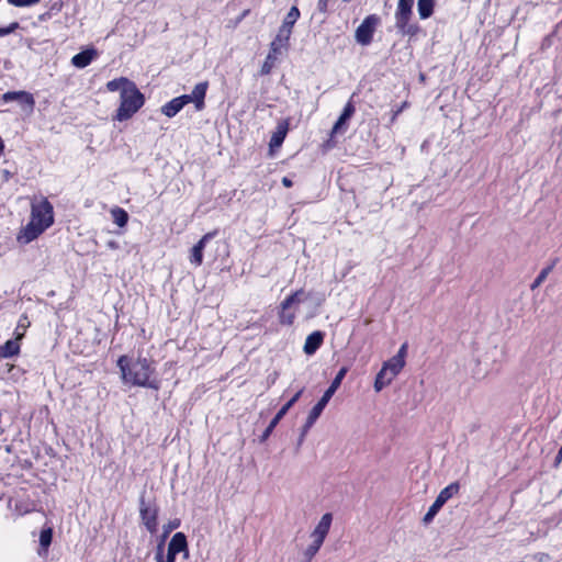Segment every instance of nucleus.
Wrapping results in <instances>:
<instances>
[{
    "label": "nucleus",
    "mask_w": 562,
    "mask_h": 562,
    "mask_svg": "<svg viewBox=\"0 0 562 562\" xmlns=\"http://www.w3.org/2000/svg\"><path fill=\"white\" fill-rule=\"evenodd\" d=\"M116 364L121 370L124 383L154 390L159 389L158 381L150 380L155 368L146 358L139 357L134 362H131L130 358L124 355L117 359Z\"/></svg>",
    "instance_id": "nucleus-1"
},
{
    "label": "nucleus",
    "mask_w": 562,
    "mask_h": 562,
    "mask_svg": "<svg viewBox=\"0 0 562 562\" xmlns=\"http://www.w3.org/2000/svg\"><path fill=\"white\" fill-rule=\"evenodd\" d=\"M145 103V97L139 91L135 82L125 88L120 95V106L116 110L114 119L123 122L131 119Z\"/></svg>",
    "instance_id": "nucleus-2"
},
{
    "label": "nucleus",
    "mask_w": 562,
    "mask_h": 562,
    "mask_svg": "<svg viewBox=\"0 0 562 562\" xmlns=\"http://www.w3.org/2000/svg\"><path fill=\"white\" fill-rule=\"evenodd\" d=\"M415 0H398L395 11V27L402 35L414 36L419 32L416 23H411Z\"/></svg>",
    "instance_id": "nucleus-3"
},
{
    "label": "nucleus",
    "mask_w": 562,
    "mask_h": 562,
    "mask_svg": "<svg viewBox=\"0 0 562 562\" xmlns=\"http://www.w3.org/2000/svg\"><path fill=\"white\" fill-rule=\"evenodd\" d=\"M347 372H348V368L347 367L340 368V370L337 372L336 376L331 381V383L328 386V389L324 392V394L318 400V402L310 411L308 416H307L308 425H314L316 423V420L319 418V416L322 415L324 408L326 407V405L328 404L330 398L334 396V394L336 393V391L340 386V384H341L344 378L346 376Z\"/></svg>",
    "instance_id": "nucleus-4"
},
{
    "label": "nucleus",
    "mask_w": 562,
    "mask_h": 562,
    "mask_svg": "<svg viewBox=\"0 0 562 562\" xmlns=\"http://www.w3.org/2000/svg\"><path fill=\"white\" fill-rule=\"evenodd\" d=\"M139 515L147 531L150 533L157 532L158 507L150 502H146L145 492L139 497Z\"/></svg>",
    "instance_id": "nucleus-5"
},
{
    "label": "nucleus",
    "mask_w": 562,
    "mask_h": 562,
    "mask_svg": "<svg viewBox=\"0 0 562 562\" xmlns=\"http://www.w3.org/2000/svg\"><path fill=\"white\" fill-rule=\"evenodd\" d=\"M31 220L36 221L44 227H49L54 223V209L52 203L46 199H41L40 202L32 203Z\"/></svg>",
    "instance_id": "nucleus-6"
},
{
    "label": "nucleus",
    "mask_w": 562,
    "mask_h": 562,
    "mask_svg": "<svg viewBox=\"0 0 562 562\" xmlns=\"http://www.w3.org/2000/svg\"><path fill=\"white\" fill-rule=\"evenodd\" d=\"M379 23L380 18L376 14H370L366 16L364 20L356 30V42L362 46H368L369 44H371L373 34Z\"/></svg>",
    "instance_id": "nucleus-7"
},
{
    "label": "nucleus",
    "mask_w": 562,
    "mask_h": 562,
    "mask_svg": "<svg viewBox=\"0 0 562 562\" xmlns=\"http://www.w3.org/2000/svg\"><path fill=\"white\" fill-rule=\"evenodd\" d=\"M181 552L184 553V558H188L189 549L187 536L183 532H176L168 543L165 562H176L177 554Z\"/></svg>",
    "instance_id": "nucleus-8"
},
{
    "label": "nucleus",
    "mask_w": 562,
    "mask_h": 562,
    "mask_svg": "<svg viewBox=\"0 0 562 562\" xmlns=\"http://www.w3.org/2000/svg\"><path fill=\"white\" fill-rule=\"evenodd\" d=\"M291 32L279 27L274 40L270 44V50L268 53V59H277L278 55L282 54L289 47V41Z\"/></svg>",
    "instance_id": "nucleus-9"
},
{
    "label": "nucleus",
    "mask_w": 562,
    "mask_h": 562,
    "mask_svg": "<svg viewBox=\"0 0 562 562\" xmlns=\"http://www.w3.org/2000/svg\"><path fill=\"white\" fill-rule=\"evenodd\" d=\"M47 227H44L36 221L31 220L18 234V241L20 244H30L36 239Z\"/></svg>",
    "instance_id": "nucleus-10"
},
{
    "label": "nucleus",
    "mask_w": 562,
    "mask_h": 562,
    "mask_svg": "<svg viewBox=\"0 0 562 562\" xmlns=\"http://www.w3.org/2000/svg\"><path fill=\"white\" fill-rule=\"evenodd\" d=\"M217 232H210L202 236V238L192 247L190 262L194 266H201L203 262V250L206 244L216 236Z\"/></svg>",
    "instance_id": "nucleus-11"
},
{
    "label": "nucleus",
    "mask_w": 562,
    "mask_h": 562,
    "mask_svg": "<svg viewBox=\"0 0 562 562\" xmlns=\"http://www.w3.org/2000/svg\"><path fill=\"white\" fill-rule=\"evenodd\" d=\"M209 88L207 81L199 82L194 86L190 94H183L189 98V103L193 102L196 111H202L205 106V95Z\"/></svg>",
    "instance_id": "nucleus-12"
},
{
    "label": "nucleus",
    "mask_w": 562,
    "mask_h": 562,
    "mask_svg": "<svg viewBox=\"0 0 562 562\" xmlns=\"http://www.w3.org/2000/svg\"><path fill=\"white\" fill-rule=\"evenodd\" d=\"M356 108L352 103V101H348L346 105L344 106V110L341 114L339 115L338 120L334 124L331 128V135L342 133L347 128V123L351 119V116L355 114Z\"/></svg>",
    "instance_id": "nucleus-13"
},
{
    "label": "nucleus",
    "mask_w": 562,
    "mask_h": 562,
    "mask_svg": "<svg viewBox=\"0 0 562 562\" xmlns=\"http://www.w3.org/2000/svg\"><path fill=\"white\" fill-rule=\"evenodd\" d=\"M187 104H189V98L183 94L168 101L161 106V113L167 117L176 116Z\"/></svg>",
    "instance_id": "nucleus-14"
},
{
    "label": "nucleus",
    "mask_w": 562,
    "mask_h": 562,
    "mask_svg": "<svg viewBox=\"0 0 562 562\" xmlns=\"http://www.w3.org/2000/svg\"><path fill=\"white\" fill-rule=\"evenodd\" d=\"M1 100L4 103L18 101L21 104H26L30 108H33L35 103L33 95L26 91H8L2 94Z\"/></svg>",
    "instance_id": "nucleus-15"
},
{
    "label": "nucleus",
    "mask_w": 562,
    "mask_h": 562,
    "mask_svg": "<svg viewBox=\"0 0 562 562\" xmlns=\"http://www.w3.org/2000/svg\"><path fill=\"white\" fill-rule=\"evenodd\" d=\"M324 337H325V334L321 330H315V331L311 333L305 339L303 351L307 356L314 355L321 348V346L324 341Z\"/></svg>",
    "instance_id": "nucleus-16"
},
{
    "label": "nucleus",
    "mask_w": 562,
    "mask_h": 562,
    "mask_svg": "<svg viewBox=\"0 0 562 562\" xmlns=\"http://www.w3.org/2000/svg\"><path fill=\"white\" fill-rule=\"evenodd\" d=\"M333 521V515L330 513H326L322 516L317 526L311 533V538H316L324 541L329 532L330 526Z\"/></svg>",
    "instance_id": "nucleus-17"
},
{
    "label": "nucleus",
    "mask_w": 562,
    "mask_h": 562,
    "mask_svg": "<svg viewBox=\"0 0 562 562\" xmlns=\"http://www.w3.org/2000/svg\"><path fill=\"white\" fill-rule=\"evenodd\" d=\"M98 53L94 48H88L76 54L71 58V64L77 68H85L91 64Z\"/></svg>",
    "instance_id": "nucleus-18"
},
{
    "label": "nucleus",
    "mask_w": 562,
    "mask_h": 562,
    "mask_svg": "<svg viewBox=\"0 0 562 562\" xmlns=\"http://www.w3.org/2000/svg\"><path fill=\"white\" fill-rule=\"evenodd\" d=\"M289 131V123L288 121H282L278 124L277 130L273 132L271 138H270V147H280L282 143L284 142V138Z\"/></svg>",
    "instance_id": "nucleus-19"
},
{
    "label": "nucleus",
    "mask_w": 562,
    "mask_h": 562,
    "mask_svg": "<svg viewBox=\"0 0 562 562\" xmlns=\"http://www.w3.org/2000/svg\"><path fill=\"white\" fill-rule=\"evenodd\" d=\"M20 344L19 339H9L4 345L0 346V358L8 359L19 355Z\"/></svg>",
    "instance_id": "nucleus-20"
},
{
    "label": "nucleus",
    "mask_w": 562,
    "mask_h": 562,
    "mask_svg": "<svg viewBox=\"0 0 562 562\" xmlns=\"http://www.w3.org/2000/svg\"><path fill=\"white\" fill-rule=\"evenodd\" d=\"M303 393V390L297 391L276 414V416L270 420L272 425L277 427L283 416L288 413V411L299 401Z\"/></svg>",
    "instance_id": "nucleus-21"
},
{
    "label": "nucleus",
    "mask_w": 562,
    "mask_h": 562,
    "mask_svg": "<svg viewBox=\"0 0 562 562\" xmlns=\"http://www.w3.org/2000/svg\"><path fill=\"white\" fill-rule=\"evenodd\" d=\"M394 379H395V375L391 374L390 371H386V368H381V370L378 372L375 380H374V390L376 392L382 391Z\"/></svg>",
    "instance_id": "nucleus-22"
},
{
    "label": "nucleus",
    "mask_w": 562,
    "mask_h": 562,
    "mask_svg": "<svg viewBox=\"0 0 562 562\" xmlns=\"http://www.w3.org/2000/svg\"><path fill=\"white\" fill-rule=\"evenodd\" d=\"M435 9V0H417V11L422 20L429 19Z\"/></svg>",
    "instance_id": "nucleus-23"
},
{
    "label": "nucleus",
    "mask_w": 562,
    "mask_h": 562,
    "mask_svg": "<svg viewBox=\"0 0 562 562\" xmlns=\"http://www.w3.org/2000/svg\"><path fill=\"white\" fill-rule=\"evenodd\" d=\"M300 18V10L297 7L293 5L285 18L283 19V22L280 27L289 31L292 33V29L294 24L296 23L297 19Z\"/></svg>",
    "instance_id": "nucleus-24"
},
{
    "label": "nucleus",
    "mask_w": 562,
    "mask_h": 562,
    "mask_svg": "<svg viewBox=\"0 0 562 562\" xmlns=\"http://www.w3.org/2000/svg\"><path fill=\"white\" fill-rule=\"evenodd\" d=\"M53 540V529L44 528L40 533V551L38 554L42 555L46 553Z\"/></svg>",
    "instance_id": "nucleus-25"
},
{
    "label": "nucleus",
    "mask_w": 562,
    "mask_h": 562,
    "mask_svg": "<svg viewBox=\"0 0 562 562\" xmlns=\"http://www.w3.org/2000/svg\"><path fill=\"white\" fill-rule=\"evenodd\" d=\"M133 81L125 78V77H121V78H116V79H113V80H110L108 83H106V89L111 92H115V91H120V94L122 93V91L125 89V88H128L130 86H132Z\"/></svg>",
    "instance_id": "nucleus-26"
},
{
    "label": "nucleus",
    "mask_w": 562,
    "mask_h": 562,
    "mask_svg": "<svg viewBox=\"0 0 562 562\" xmlns=\"http://www.w3.org/2000/svg\"><path fill=\"white\" fill-rule=\"evenodd\" d=\"M111 216H112V220L113 222L119 226V227H124L127 225V222H128V218H130V215L128 213L122 209V207H119V206H115L111 210Z\"/></svg>",
    "instance_id": "nucleus-27"
},
{
    "label": "nucleus",
    "mask_w": 562,
    "mask_h": 562,
    "mask_svg": "<svg viewBox=\"0 0 562 562\" xmlns=\"http://www.w3.org/2000/svg\"><path fill=\"white\" fill-rule=\"evenodd\" d=\"M459 490L460 484L458 482H452L448 486L442 488L437 497L446 504L452 496L458 494Z\"/></svg>",
    "instance_id": "nucleus-28"
},
{
    "label": "nucleus",
    "mask_w": 562,
    "mask_h": 562,
    "mask_svg": "<svg viewBox=\"0 0 562 562\" xmlns=\"http://www.w3.org/2000/svg\"><path fill=\"white\" fill-rule=\"evenodd\" d=\"M443 505L445 503L437 497L435 502L431 504V506L428 508V512L425 514L423 522L425 525L431 522Z\"/></svg>",
    "instance_id": "nucleus-29"
},
{
    "label": "nucleus",
    "mask_w": 562,
    "mask_h": 562,
    "mask_svg": "<svg viewBox=\"0 0 562 562\" xmlns=\"http://www.w3.org/2000/svg\"><path fill=\"white\" fill-rule=\"evenodd\" d=\"M404 366L405 363L401 362L400 357H392L383 363L382 368H386V371H390L391 374L396 376Z\"/></svg>",
    "instance_id": "nucleus-30"
},
{
    "label": "nucleus",
    "mask_w": 562,
    "mask_h": 562,
    "mask_svg": "<svg viewBox=\"0 0 562 562\" xmlns=\"http://www.w3.org/2000/svg\"><path fill=\"white\" fill-rule=\"evenodd\" d=\"M557 261H558L557 259L553 260L551 265H549L548 267L543 268L540 271V273L537 276V278L533 280V282L530 285L531 290L539 288L544 282V280L547 279L549 273L553 270Z\"/></svg>",
    "instance_id": "nucleus-31"
},
{
    "label": "nucleus",
    "mask_w": 562,
    "mask_h": 562,
    "mask_svg": "<svg viewBox=\"0 0 562 562\" xmlns=\"http://www.w3.org/2000/svg\"><path fill=\"white\" fill-rule=\"evenodd\" d=\"M303 290H297L286 296L280 304L281 310H290L292 305L301 302V296L303 295Z\"/></svg>",
    "instance_id": "nucleus-32"
},
{
    "label": "nucleus",
    "mask_w": 562,
    "mask_h": 562,
    "mask_svg": "<svg viewBox=\"0 0 562 562\" xmlns=\"http://www.w3.org/2000/svg\"><path fill=\"white\" fill-rule=\"evenodd\" d=\"M295 314L289 310H281L279 312V322L282 325L291 326L294 323Z\"/></svg>",
    "instance_id": "nucleus-33"
},
{
    "label": "nucleus",
    "mask_w": 562,
    "mask_h": 562,
    "mask_svg": "<svg viewBox=\"0 0 562 562\" xmlns=\"http://www.w3.org/2000/svg\"><path fill=\"white\" fill-rule=\"evenodd\" d=\"M180 526V520L179 519H175V520H170L167 525L164 526V533H162V539H166L167 536L173 530V529H177L178 527Z\"/></svg>",
    "instance_id": "nucleus-34"
},
{
    "label": "nucleus",
    "mask_w": 562,
    "mask_h": 562,
    "mask_svg": "<svg viewBox=\"0 0 562 562\" xmlns=\"http://www.w3.org/2000/svg\"><path fill=\"white\" fill-rule=\"evenodd\" d=\"M20 27L18 22H12L8 26L0 27V37L7 36Z\"/></svg>",
    "instance_id": "nucleus-35"
},
{
    "label": "nucleus",
    "mask_w": 562,
    "mask_h": 562,
    "mask_svg": "<svg viewBox=\"0 0 562 562\" xmlns=\"http://www.w3.org/2000/svg\"><path fill=\"white\" fill-rule=\"evenodd\" d=\"M164 548H165V539L161 538L160 542L157 544V550L155 553V560L156 562L166 561V555H164Z\"/></svg>",
    "instance_id": "nucleus-36"
},
{
    "label": "nucleus",
    "mask_w": 562,
    "mask_h": 562,
    "mask_svg": "<svg viewBox=\"0 0 562 562\" xmlns=\"http://www.w3.org/2000/svg\"><path fill=\"white\" fill-rule=\"evenodd\" d=\"M312 427H313V425H308V418H306L305 424L303 425V427L301 429V434H300V437L297 440V447H300L303 443L305 436L307 435V432L310 431V429Z\"/></svg>",
    "instance_id": "nucleus-37"
},
{
    "label": "nucleus",
    "mask_w": 562,
    "mask_h": 562,
    "mask_svg": "<svg viewBox=\"0 0 562 562\" xmlns=\"http://www.w3.org/2000/svg\"><path fill=\"white\" fill-rule=\"evenodd\" d=\"M274 60H276V59H273V58H272V59H268V57L266 58V60H265V63H263V65H262V67H261V74H262V75H268V74H270V71H271V68H272V66H273Z\"/></svg>",
    "instance_id": "nucleus-38"
},
{
    "label": "nucleus",
    "mask_w": 562,
    "mask_h": 562,
    "mask_svg": "<svg viewBox=\"0 0 562 562\" xmlns=\"http://www.w3.org/2000/svg\"><path fill=\"white\" fill-rule=\"evenodd\" d=\"M274 428H276V426L272 425L271 423H269V425L267 426V428L260 436V442H265L269 438V436L272 434Z\"/></svg>",
    "instance_id": "nucleus-39"
},
{
    "label": "nucleus",
    "mask_w": 562,
    "mask_h": 562,
    "mask_svg": "<svg viewBox=\"0 0 562 562\" xmlns=\"http://www.w3.org/2000/svg\"><path fill=\"white\" fill-rule=\"evenodd\" d=\"M317 552L312 546H308L304 551L305 562H311Z\"/></svg>",
    "instance_id": "nucleus-40"
},
{
    "label": "nucleus",
    "mask_w": 562,
    "mask_h": 562,
    "mask_svg": "<svg viewBox=\"0 0 562 562\" xmlns=\"http://www.w3.org/2000/svg\"><path fill=\"white\" fill-rule=\"evenodd\" d=\"M10 4L19 8L31 7L30 0H7Z\"/></svg>",
    "instance_id": "nucleus-41"
},
{
    "label": "nucleus",
    "mask_w": 562,
    "mask_h": 562,
    "mask_svg": "<svg viewBox=\"0 0 562 562\" xmlns=\"http://www.w3.org/2000/svg\"><path fill=\"white\" fill-rule=\"evenodd\" d=\"M406 351H407V344H403L394 357H400L401 362L405 363Z\"/></svg>",
    "instance_id": "nucleus-42"
},
{
    "label": "nucleus",
    "mask_w": 562,
    "mask_h": 562,
    "mask_svg": "<svg viewBox=\"0 0 562 562\" xmlns=\"http://www.w3.org/2000/svg\"><path fill=\"white\" fill-rule=\"evenodd\" d=\"M313 541L310 546H312L316 551H318L322 547V544L324 543V541L319 540V539H316V538H312Z\"/></svg>",
    "instance_id": "nucleus-43"
},
{
    "label": "nucleus",
    "mask_w": 562,
    "mask_h": 562,
    "mask_svg": "<svg viewBox=\"0 0 562 562\" xmlns=\"http://www.w3.org/2000/svg\"><path fill=\"white\" fill-rule=\"evenodd\" d=\"M328 0H318L317 8L319 11L324 12L327 9Z\"/></svg>",
    "instance_id": "nucleus-44"
},
{
    "label": "nucleus",
    "mask_w": 562,
    "mask_h": 562,
    "mask_svg": "<svg viewBox=\"0 0 562 562\" xmlns=\"http://www.w3.org/2000/svg\"><path fill=\"white\" fill-rule=\"evenodd\" d=\"M282 184L285 187V188H291L293 186V182L290 178L288 177H283L282 178Z\"/></svg>",
    "instance_id": "nucleus-45"
},
{
    "label": "nucleus",
    "mask_w": 562,
    "mask_h": 562,
    "mask_svg": "<svg viewBox=\"0 0 562 562\" xmlns=\"http://www.w3.org/2000/svg\"><path fill=\"white\" fill-rule=\"evenodd\" d=\"M406 102L403 103V105L401 108H398L394 114H393V120L403 111V109L406 106Z\"/></svg>",
    "instance_id": "nucleus-46"
},
{
    "label": "nucleus",
    "mask_w": 562,
    "mask_h": 562,
    "mask_svg": "<svg viewBox=\"0 0 562 562\" xmlns=\"http://www.w3.org/2000/svg\"><path fill=\"white\" fill-rule=\"evenodd\" d=\"M3 150H4V143H3L2 138L0 137V156L2 155Z\"/></svg>",
    "instance_id": "nucleus-47"
},
{
    "label": "nucleus",
    "mask_w": 562,
    "mask_h": 562,
    "mask_svg": "<svg viewBox=\"0 0 562 562\" xmlns=\"http://www.w3.org/2000/svg\"><path fill=\"white\" fill-rule=\"evenodd\" d=\"M30 1H31L32 5H34V4L38 3L41 0H30Z\"/></svg>",
    "instance_id": "nucleus-48"
},
{
    "label": "nucleus",
    "mask_w": 562,
    "mask_h": 562,
    "mask_svg": "<svg viewBox=\"0 0 562 562\" xmlns=\"http://www.w3.org/2000/svg\"><path fill=\"white\" fill-rule=\"evenodd\" d=\"M345 2H350L351 0H344Z\"/></svg>",
    "instance_id": "nucleus-49"
}]
</instances>
